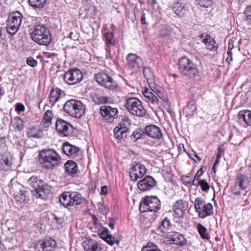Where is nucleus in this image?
Instances as JSON below:
<instances>
[{
  "instance_id": "obj_1",
  "label": "nucleus",
  "mask_w": 251,
  "mask_h": 251,
  "mask_svg": "<svg viewBox=\"0 0 251 251\" xmlns=\"http://www.w3.org/2000/svg\"><path fill=\"white\" fill-rule=\"evenodd\" d=\"M61 157L55 151L43 149L39 153V162L42 167L47 170H53L61 163Z\"/></svg>"
},
{
  "instance_id": "obj_2",
  "label": "nucleus",
  "mask_w": 251,
  "mask_h": 251,
  "mask_svg": "<svg viewBox=\"0 0 251 251\" xmlns=\"http://www.w3.org/2000/svg\"><path fill=\"white\" fill-rule=\"evenodd\" d=\"M28 184L34 189L32 191L33 195L36 198L46 199L48 194L50 193L51 187L45 184L43 181L37 176L30 177L28 181Z\"/></svg>"
},
{
  "instance_id": "obj_3",
  "label": "nucleus",
  "mask_w": 251,
  "mask_h": 251,
  "mask_svg": "<svg viewBox=\"0 0 251 251\" xmlns=\"http://www.w3.org/2000/svg\"><path fill=\"white\" fill-rule=\"evenodd\" d=\"M178 69L182 75L189 78H195L199 73L197 64L185 56L179 59Z\"/></svg>"
},
{
  "instance_id": "obj_4",
  "label": "nucleus",
  "mask_w": 251,
  "mask_h": 251,
  "mask_svg": "<svg viewBox=\"0 0 251 251\" xmlns=\"http://www.w3.org/2000/svg\"><path fill=\"white\" fill-rule=\"evenodd\" d=\"M64 111L70 116L79 118L85 113V107L80 100L71 99L68 100L64 104Z\"/></svg>"
},
{
  "instance_id": "obj_5",
  "label": "nucleus",
  "mask_w": 251,
  "mask_h": 251,
  "mask_svg": "<svg viewBox=\"0 0 251 251\" xmlns=\"http://www.w3.org/2000/svg\"><path fill=\"white\" fill-rule=\"evenodd\" d=\"M31 38L36 43L44 46L47 45L51 41L50 31L43 25L35 26L31 34Z\"/></svg>"
},
{
  "instance_id": "obj_6",
  "label": "nucleus",
  "mask_w": 251,
  "mask_h": 251,
  "mask_svg": "<svg viewBox=\"0 0 251 251\" xmlns=\"http://www.w3.org/2000/svg\"><path fill=\"white\" fill-rule=\"evenodd\" d=\"M125 106L129 112L134 115L143 117L146 114V110L141 101L136 98H128L126 99Z\"/></svg>"
},
{
  "instance_id": "obj_7",
  "label": "nucleus",
  "mask_w": 251,
  "mask_h": 251,
  "mask_svg": "<svg viewBox=\"0 0 251 251\" xmlns=\"http://www.w3.org/2000/svg\"><path fill=\"white\" fill-rule=\"evenodd\" d=\"M160 207V200L156 196H147L143 198L140 202V210L143 213L156 212Z\"/></svg>"
},
{
  "instance_id": "obj_8",
  "label": "nucleus",
  "mask_w": 251,
  "mask_h": 251,
  "mask_svg": "<svg viewBox=\"0 0 251 251\" xmlns=\"http://www.w3.org/2000/svg\"><path fill=\"white\" fill-rule=\"evenodd\" d=\"M22 21V15L18 11L13 12L7 20L6 29L7 32L14 35L18 31Z\"/></svg>"
},
{
  "instance_id": "obj_9",
  "label": "nucleus",
  "mask_w": 251,
  "mask_h": 251,
  "mask_svg": "<svg viewBox=\"0 0 251 251\" xmlns=\"http://www.w3.org/2000/svg\"><path fill=\"white\" fill-rule=\"evenodd\" d=\"M97 82L109 90H114L118 87V83L113 78L105 72H101L95 75Z\"/></svg>"
},
{
  "instance_id": "obj_10",
  "label": "nucleus",
  "mask_w": 251,
  "mask_h": 251,
  "mask_svg": "<svg viewBox=\"0 0 251 251\" xmlns=\"http://www.w3.org/2000/svg\"><path fill=\"white\" fill-rule=\"evenodd\" d=\"M83 78L81 72L77 69L68 71L64 75L63 79L69 85H75L79 83Z\"/></svg>"
},
{
  "instance_id": "obj_11",
  "label": "nucleus",
  "mask_w": 251,
  "mask_h": 251,
  "mask_svg": "<svg viewBox=\"0 0 251 251\" xmlns=\"http://www.w3.org/2000/svg\"><path fill=\"white\" fill-rule=\"evenodd\" d=\"M189 203L183 200H178L175 201L173 205L174 211L173 216L178 219H182L185 214L186 211L188 208Z\"/></svg>"
},
{
  "instance_id": "obj_12",
  "label": "nucleus",
  "mask_w": 251,
  "mask_h": 251,
  "mask_svg": "<svg viewBox=\"0 0 251 251\" xmlns=\"http://www.w3.org/2000/svg\"><path fill=\"white\" fill-rule=\"evenodd\" d=\"M101 115L108 122H112L118 117V110L116 108L108 105H103L100 107Z\"/></svg>"
},
{
  "instance_id": "obj_13",
  "label": "nucleus",
  "mask_w": 251,
  "mask_h": 251,
  "mask_svg": "<svg viewBox=\"0 0 251 251\" xmlns=\"http://www.w3.org/2000/svg\"><path fill=\"white\" fill-rule=\"evenodd\" d=\"M55 126L57 132L64 136H67L72 133L73 126L71 124L62 119L57 120Z\"/></svg>"
},
{
  "instance_id": "obj_14",
  "label": "nucleus",
  "mask_w": 251,
  "mask_h": 251,
  "mask_svg": "<svg viewBox=\"0 0 251 251\" xmlns=\"http://www.w3.org/2000/svg\"><path fill=\"white\" fill-rule=\"evenodd\" d=\"M127 66L134 71H137L143 67L142 59L135 54L130 53L126 56Z\"/></svg>"
},
{
  "instance_id": "obj_15",
  "label": "nucleus",
  "mask_w": 251,
  "mask_h": 251,
  "mask_svg": "<svg viewBox=\"0 0 251 251\" xmlns=\"http://www.w3.org/2000/svg\"><path fill=\"white\" fill-rule=\"evenodd\" d=\"M156 185V181L150 176H146L138 182V187L142 191H149Z\"/></svg>"
},
{
  "instance_id": "obj_16",
  "label": "nucleus",
  "mask_w": 251,
  "mask_h": 251,
  "mask_svg": "<svg viewBox=\"0 0 251 251\" xmlns=\"http://www.w3.org/2000/svg\"><path fill=\"white\" fill-rule=\"evenodd\" d=\"M147 170L145 166L137 164L132 166L129 171L131 179L133 181L137 180L138 178L142 177L146 173Z\"/></svg>"
},
{
  "instance_id": "obj_17",
  "label": "nucleus",
  "mask_w": 251,
  "mask_h": 251,
  "mask_svg": "<svg viewBox=\"0 0 251 251\" xmlns=\"http://www.w3.org/2000/svg\"><path fill=\"white\" fill-rule=\"evenodd\" d=\"M37 246L39 249V251H54L56 243L54 240L49 238L43 241L39 242Z\"/></svg>"
},
{
  "instance_id": "obj_18",
  "label": "nucleus",
  "mask_w": 251,
  "mask_h": 251,
  "mask_svg": "<svg viewBox=\"0 0 251 251\" xmlns=\"http://www.w3.org/2000/svg\"><path fill=\"white\" fill-rule=\"evenodd\" d=\"M144 130L147 135L153 139H160L162 136L161 129L155 125L147 126L145 127Z\"/></svg>"
},
{
  "instance_id": "obj_19",
  "label": "nucleus",
  "mask_w": 251,
  "mask_h": 251,
  "mask_svg": "<svg viewBox=\"0 0 251 251\" xmlns=\"http://www.w3.org/2000/svg\"><path fill=\"white\" fill-rule=\"evenodd\" d=\"M13 163V157L9 152L4 153L0 159V168L4 171L9 170Z\"/></svg>"
},
{
  "instance_id": "obj_20",
  "label": "nucleus",
  "mask_w": 251,
  "mask_h": 251,
  "mask_svg": "<svg viewBox=\"0 0 251 251\" xmlns=\"http://www.w3.org/2000/svg\"><path fill=\"white\" fill-rule=\"evenodd\" d=\"M251 181V177L241 174L237 177L235 183L238 185L240 190H244L248 187Z\"/></svg>"
},
{
  "instance_id": "obj_21",
  "label": "nucleus",
  "mask_w": 251,
  "mask_h": 251,
  "mask_svg": "<svg viewBox=\"0 0 251 251\" xmlns=\"http://www.w3.org/2000/svg\"><path fill=\"white\" fill-rule=\"evenodd\" d=\"M62 150L63 152L67 155H76L79 151L78 147L74 146L69 142H65L62 146Z\"/></svg>"
},
{
  "instance_id": "obj_22",
  "label": "nucleus",
  "mask_w": 251,
  "mask_h": 251,
  "mask_svg": "<svg viewBox=\"0 0 251 251\" xmlns=\"http://www.w3.org/2000/svg\"><path fill=\"white\" fill-rule=\"evenodd\" d=\"M127 130V128L125 126V124H119L118 126L114 128V136L118 140H120L126 136Z\"/></svg>"
},
{
  "instance_id": "obj_23",
  "label": "nucleus",
  "mask_w": 251,
  "mask_h": 251,
  "mask_svg": "<svg viewBox=\"0 0 251 251\" xmlns=\"http://www.w3.org/2000/svg\"><path fill=\"white\" fill-rule=\"evenodd\" d=\"M66 173L70 176H74L77 173L78 167L75 162L72 160L67 161L64 164Z\"/></svg>"
},
{
  "instance_id": "obj_24",
  "label": "nucleus",
  "mask_w": 251,
  "mask_h": 251,
  "mask_svg": "<svg viewBox=\"0 0 251 251\" xmlns=\"http://www.w3.org/2000/svg\"><path fill=\"white\" fill-rule=\"evenodd\" d=\"M152 90V89H149L147 88L142 91V94L144 97L147 99L148 102H150L153 104H158V100Z\"/></svg>"
},
{
  "instance_id": "obj_25",
  "label": "nucleus",
  "mask_w": 251,
  "mask_h": 251,
  "mask_svg": "<svg viewBox=\"0 0 251 251\" xmlns=\"http://www.w3.org/2000/svg\"><path fill=\"white\" fill-rule=\"evenodd\" d=\"M213 213V207L211 203H205L198 213L199 216L201 218L211 215Z\"/></svg>"
},
{
  "instance_id": "obj_26",
  "label": "nucleus",
  "mask_w": 251,
  "mask_h": 251,
  "mask_svg": "<svg viewBox=\"0 0 251 251\" xmlns=\"http://www.w3.org/2000/svg\"><path fill=\"white\" fill-rule=\"evenodd\" d=\"M83 247L85 251H100L101 249L98 246L97 241L89 240L83 243Z\"/></svg>"
},
{
  "instance_id": "obj_27",
  "label": "nucleus",
  "mask_w": 251,
  "mask_h": 251,
  "mask_svg": "<svg viewBox=\"0 0 251 251\" xmlns=\"http://www.w3.org/2000/svg\"><path fill=\"white\" fill-rule=\"evenodd\" d=\"M104 39L105 42V50L107 52H110V48L114 46L116 43V40L114 38L112 32H106L104 33Z\"/></svg>"
},
{
  "instance_id": "obj_28",
  "label": "nucleus",
  "mask_w": 251,
  "mask_h": 251,
  "mask_svg": "<svg viewBox=\"0 0 251 251\" xmlns=\"http://www.w3.org/2000/svg\"><path fill=\"white\" fill-rule=\"evenodd\" d=\"M61 95V90L57 88H51L50 96L49 101L50 103L53 106L54 103L57 101L60 98Z\"/></svg>"
},
{
  "instance_id": "obj_29",
  "label": "nucleus",
  "mask_w": 251,
  "mask_h": 251,
  "mask_svg": "<svg viewBox=\"0 0 251 251\" xmlns=\"http://www.w3.org/2000/svg\"><path fill=\"white\" fill-rule=\"evenodd\" d=\"M202 42L206 46V48L211 50H216L217 49V45L214 39L209 35H202Z\"/></svg>"
},
{
  "instance_id": "obj_30",
  "label": "nucleus",
  "mask_w": 251,
  "mask_h": 251,
  "mask_svg": "<svg viewBox=\"0 0 251 251\" xmlns=\"http://www.w3.org/2000/svg\"><path fill=\"white\" fill-rule=\"evenodd\" d=\"M237 116L240 121H243L248 126H251V111H240Z\"/></svg>"
},
{
  "instance_id": "obj_31",
  "label": "nucleus",
  "mask_w": 251,
  "mask_h": 251,
  "mask_svg": "<svg viewBox=\"0 0 251 251\" xmlns=\"http://www.w3.org/2000/svg\"><path fill=\"white\" fill-rule=\"evenodd\" d=\"M72 206L78 205L83 202L84 199L81 194L77 192H70Z\"/></svg>"
},
{
  "instance_id": "obj_32",
  "label": "nucleus",
  "mask_w": 251,
  "mask_h": 251,
  "mask_svg": "<svg viewBox=\"0 0 251 251\" xmlns=\"http://www.w3.org/2000/svg\"><path fill=\"white\" fill-rule=\"evenodd\" d=\"M100 237L104 240L109 245H113L115 243L119 244V241L115 240L114 237L112 236L108 229H106L102 231L100 233Z\"/></svg>"
},
{
  "instance_id": "obj_33",
  "label": "nucleus",
  "mask_w": 251,
  "mask_h": 251,
  "mask_svg": "<svg viewBox=\"0 0 251 251\" xmlns=\"http://www.w3.org/2000/svg\"><path fill=\"white\" fill-rule=\"evenodd\" d=\"M27 134L29 138H39L43 136V133L40 129L36 126H32L28 128Z\"/></svg>"
},
{
  "instance_id": "obj_34",
  "label": "nucleus",
  "mask_w": 251,
  "mask_h": 251,
  "mask_svg": "<svg viewBox=\"0 0 251 251\" xmlns=\"http://www.w3.org/2000/svg\"><path fill=\"white\" fill-rule=\"evenodd\" d=\"M71 198L70 192L63 193L59 197V201L64 207L72 206Z\"/></svg>"
},
{
  "instance_id": "obj_35",
  "label": "nucleus",
  "mask_w": 251,
  "mask_h": 251,
  "mask_svg": "<svg viewBox=\"0 0 251 251\" xmlns=\"http://www.w3.org/2000/svg\"><path fill=\"white\" fill-rule=\"evenodd\" d=\"M152 90L155 93V95L157 96V98L158 100L159 99H160L163 102L168 101V96L164 90L162 88L159 86H157Z\"/></svg>"
},
{
  "instance_id": "obj_36",
  "label": "nucleus",
  "mask_w": 251,
  "mask_h": 251,
  "mask_svg": "<svg viewBox=\"0 0 251 251\" xmlns=\"http://www.w3.org/2000/svg\"><path fill=\"white\" fill-rule=\"evenodd\" d=\"M171 241L174 244L182 245L185 242V238L183 235L179 232H175L170 236Z\"/></svg>"
},
{
  "instance_id": "obj_37",
  "label": "nucleus",
  "mask_w": 251,
  "mask_h": 251,
  "mask_svg": "<svg viewBox=\"0 0 251 251\" xmlns=\"http://www.w3.org/2000/svg\"><path fill=\"white\" fill-rule=\"evenodd\" d=\"M174 11L175 13L179 16H182L185 15L188 10L185 7L184 4L176 2L174 6Z\"/></svg>"
},
{
  "instance_id": "obj_38",
  "label": "nucleus",
  "mask_w": 251,
  "mask_h": 251,
  "mask_svg": "<svg viewBox=\"0 0 251 251\" xmlns=\"http://www.w3.org/2000/svg\"><path fill=\"white\" fill-rule=\"evenodd\" d=\"M53 117L52 112L50 110H48L45 113L42 122L46 126H48L51 125L52 118Z\"/></svg>"
},
{
  "instance_id": "obj_39",
  "label": "nucleus",
  "mask_w": 251,
  "mask_h": 251,
  "mask_svg": "<svg viewBox=\"0 0 251 251\" xmlns=\"http://www.w3.org/2000/svg\"><path fill=\"white\" fill-rule=\"evenodd\" d=\"M171 226L169 220L167 218H165L161 222L160 226H158V230L162 233H166Z\"/></svg>"
},
{
  "instance_id": "obj_40",
  "label": "nucleus",
  "mask_w": 251,
  "mask_h": 251,
  "mask_svg": "<svg viewBox=\"0 0 251 251\" xmlns=\"http://www.w3.org/2000/svg\"><path fill=\"white\" fill-rule=\"evenodd\" d=\"M12 126L15 130L20 131L23 128L24 121L21 118L16 117L14 118V121L12 123Z\"/></svg>"
},
{
  "instance_id": "obj_41",
  "label": "nucleus",
  "mask_w": 251,
  "mask_h": 251,
  "mask_svg": "<svg viewBox=\"0 0 251 251\" xmlns=\"http://www.w3.org/2000/svg\"><path fill=\"white\" fill-rule=\"evenodd\" d=\"M47 0H28L30 6L34 8H42L46 4Z\"/></svg>"
},
{
  "instance_id": "obj_42",
  "label": "nucleus",
  "mask_w": 251,
  "mask_h": 251,
  "mask_svg": "<svg viewBox=\"0 0 251 251\" xmlns=\"http://www.w3.org/2000/svg\"><path fill=\"white\" fill-rule=\"evenodd\" d=\"M205 203V201L202 198L199 197L196 198L194 201V205L196 211L198 213L199 212H200L201 209L202 208V207L204 205Z\"/></svg>"
},
{
  "instance_id": "obj_43",
  "label": "nucleus",
  "mask_w": 251,
  "mask_h": 251,
  "mask_svg": "<svg viewBox=\"0 0 251 251\" xmlns=\"http://www.w3.org/2000/svg\"><path fill=\"white\" fill-rule=\"evenodd\" d=\"M93 101L97 104H101L108 102V98L103 96L95 95L93 97Z\"/></svg>"
},
{
  "instance_id": "obj_44",
  "label": "nucleus",
  "mask_w": 251,
  "mask_h": 251,
  "mask_svg": "<svg viewBox=\"0 0 251 251\" xmlns=\"http://www.w3.org/2000/svg\"><path fill=\"white\" fill-rule=\"evenodd\" d=\"M141 251H162L157 246L152 243L149 242L146 246L142 248Z\"/></svg>"
},
{
  "instance_id": "obj_45",
  "label": "nucleus",
  "mask_w": 251,
  "mask_h": 251,
  "mask_svg": "<svg viewBox=\"0 0 251 251\" xmlns=\"http://www.w3.org/2000/svg\"><path fill=\"white\" fill-rule=\"evenodd\" d=\"M197 229L202 238L207 239L208 238V235L206 233V228L202 225L198 224L197 225Z\"/></svg>"
},
{
  "instance_id": "obj_46",
  "label": "nucleus",
  "mask_w": 251,
  "mask_h": 251,
  "mask_svg": "<svg viewBox=\"0 0 251 251\" xmlns=\"http://www.w3.org/2000/svg\"><path fill=\"white\" fill-rule=\"evenodd\" d=\"M197 4L202 7L208 8L213 4V0H196Z\"/></svg>"
},
{
  "instance_id": "obj_47",
  "label": "nucleus",
  "mask_w": 251,
  "mask_h": 251,
  "mask_svg": "<svg viewBox=\"0 0 251 251\" xmlns=\"http://www.w3.org/2000/svg\"><path fill=\"white\" fill-rule=\"evenodd\" d=\"M14 195L16 201L20 203L25 202L27 200L25 192L22 191H20L17 194H14Z\"/></svg>"
},
{
  "instance_id": "obj_48",
  "label": "nucleus",
  "mask_w": 251,
  "mask_h": 251,
  "mask_svg": "<svg viewBox=\"0 0 251 251\" xmlns=\"http://www.w3.org/2000/svg\"><path fill=\"white\" fill-rule=\"evenodd\" d=\"M199 184L201 186V190L203 191H207L209 189V185L204 180H200L199 181Z\"/></svg>"
},
{
  "instance_id": "obj_49",
  "label": "nucleus",
  "mask_w": 251,
  "mask_h": 251,
  "mask_svg": "<svg viewBox=\"0 0 251 251\" xmlns=\"http://www.w3.org/2000/svg\"><path fill=\"white\" fill-rule=\"evenodd\" d=\"M245 14L247 21L251 24V6L246 7L245 10Z\"/></svg>"
},
{
  "instance_id": "obj_50",
  "label": "nucleus",
  "mask_w": 251,
  "mask_h": 251,
  "mask_svg": "<svg viewBox=\"0 0 251 251\" xmlns=\"http://www.w3.org/2000/svg\"><path fill=\"white\" fill-rule=\"evenodd\" d=\"M231 191L234 195H241V191L239 189L238 185L235 183V185L231 187Z\"/></svg>"
},
{
  "instance_id": "obj_51",
  "label": "nucleus",
  "mask_w": 251,
  "mask_h": 251,
  "mask_svg": "<svg viewBox=\"0 0 251 251\" xmlns=\"http://www.w3.org/2000/svg\"><path fill=\"white\" fill-rule=\"evenodd\" d=\"M143 74L144 75L145 77L147 78V80H148L149 79L151 78L152 74L149 68H144L143 70Z\"/></svg>"
},
{
  "instance_id": "obj_52",
  "label": "nucleus",
  "mask_w": 251,
  "mask_h": 251,
  "mask_svg": "<svg viewBox=\"0 0 251 251\" xmlns=\"http://www.w3.org/2000/svg\"><path fill=\"white\" fill-rule=\"evenodd\" d=\"M27 64L31 67H35L37 65V61L34 59L32 57H28L26 59Z\"/></svg>"
},
{
  "instance_id": "obj_53",
  "label": "nucleus",
  "mask_w": 251,
  "mask_h": 251,
  "mask_svg": "<svg viewBox=\"0 0 251 251\" xmlns=\"http://www.w3.org/2000/svg\"><path fill=\"white\" fill-rule=\"evenodd\" d=\"M170 31L167 27H163L160 30V33L163 36H168L170 34Z\"/></svg>"
},
{
  "instance_id": "obj_54",
  "label": "nucleus",
  "mask_w": 251,
  "mask_h": 251,
  "mask_svg": "<svg viewBox=\"0 0 251 251\" xmlns=\"http://www.w3.org/2000/svg\"><path fill=\"white\" fill-rule=\"evenodd\" d=\"M16 110L19 112H22L25 110V106L21 103H18L16 105Z\"/></svg>"
},
{
  "instance_id": "obj_55",
  "label": "nucleus",
  "mask_w": 251,
  "mask_h": 251,
  "mask_svg": "<svg viewBox=\"0 0 251 251\" xmlns=\"http://www.w3.org/2000/svg\"><path fill=\"white\" fill-rule=\"evenodd\" d=\"M92 223L94 224V226H96V227H99V226H100L99 223L98 222V219L95 215H92Z\"/></svg>"
},
{
  "instance_id": "obj_56",
  "label": "nucleus",
  "mask_w": 251,
  "mask_h": 251,
  "mask_svg": "<svg viewBox=\"0 0 251 251\" xmlns=\"http://www.w3.org/2000/svg\"><path fill=\"white\" fill-rule=\"evenodd\" d=\"M141 22L143 25H148V23H147L146 21V15L145 13L143 12L141 13Z\"/></svg>"
},
{
  "instance_id": "obj_57",
  "label": "nucleus",
  "mask_w": 251,
  "mask_h": 251,
  "mask_svg": "<svg viewBox=\"0 0 251 251\" xmlns=\"http://www.w3.org/2000/svg\"><path fill=\"white\" fill-rule=\"evenodd\" d=\"M223 150L221 146L218 147V152L216 155V157L218 158H221L223 154Z\"/></svg>"
},
{
  "instance_id": "obj_58",
  "label": "nucleus",
  "mask_w": 251,
  "mask_h": 251,
  "mask_svg": "<svg viewBox=\"0 0 251 251\" xmlns=\"http://www.w3.org/2000/svg\"><path fill=\"white\" fill-rule=\"evenodd\" d=\"M141 135L142 134L140 133V132H137V130H136V131L133 132L132 136L136 140H137L141 138Z\"/></svg>"
},
{
  "instance_id": "obj_59",
  "label": "nucleus",
  "mask_w": 251,
  "mask_h": 251,
  "mask_svg": "<svg viewBox=\"0 0 251 251\" xmlns=\"http://www.w3.org/2000/svg\"><path fill=\"white\" fill-rule=\"evenodd\" d=\"M108 188L106 186H103L101 188L100 194L101 195H106L107 193Z\"/></svg>"
},
{
  "instance_id": "obj_60",
  "label": "nucleus",
  "mask_w": 251,
  "mask_h": 251,
  "mask_svg": "<svg viewBox=\"0 0 251 251\" xmlns=\"http://www.w3.org/2000/svg\"><path fill=\"white\" fill-rule=\"evenodd\" d=\"M156 2L155 0H152L149 3V7H151L152 9L156 8Z\"/></svg>"
},
{
  "instance_id": "obj_61",
  "label": "nucleus",
  "mask_w": 251,
  "mask_h": 251,
  "mask_svg": "<svg viewBox=\"0 0 251 251\" xmlns=\"http://www.w3.org/2000/svg\"><path fill=\"white\" fill-rule=\"evenodd\" d=\"M203 174V171H202V169L201 168L200 169L197 173V174H196L195 177H194V179H197V180H198L199 179V177L201 176L202 175V174Z\"/></svg>"
},
{
  "instance_id": "obj_62",
  "label": "nucleus",
  "mask_w": 251,
  "mask_h": 251,
  "mask_svg": "<svg viewBox=\"0 0 251 251\" xmlns=\"http://www.w3.org/2000/svg\"><path fill=\"white\" fill-rule=\"evenodd\" d=\"M193 156L196 157L198 161H200L201 160V158L195 152H193L192 153L190 154V157L192 159H194Z\"/></svg>"
},
{
  "instance_id": "obj_63",
  "label": "nucleus",
  "mask_w": 251,
  "mask_h": 251,
  "mask_svg": "<svg viewBox=\"0 0 251 251\" xmlns=\"http://www.w3.org/2000/svg\"><path fill=\"white\" fill-rule=\"evenodd\" d=\"M220 158H217V157H216V160H215V163H214V165H213V166L212 167V169H213V170L214 172H215V166H217V165H218L219 164V163H220Z\"/></svg>"
},
{
  "instance_id": "obj_64",
  "label": "nucleus",
  "mask_w": 251,
  "mask_h": 251,
  "mask_svg": "<svg viewBox=\"0 0 251 251\" xmlns=\"http://www.w3.org/2000/svg\"><path fill=\"white\" fill-rule=\"evenodd\" d=\"M109 226L111 229H114V222L111 220L109 221Z\"/></svg>"
}]
</instances>
